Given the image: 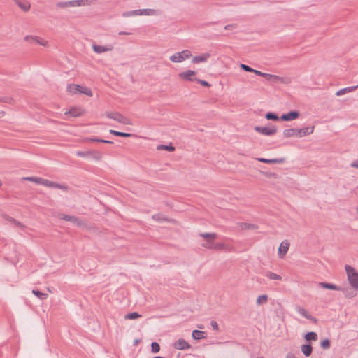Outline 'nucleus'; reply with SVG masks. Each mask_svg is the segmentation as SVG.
<instances>
[{
  "label": "nucleus",
  "mask_w": 358,
  "mask_h": 358,
  "mask_svg": "<svg viewBox=\"0 0 358 358\" xmlns=\"http://www.w3.org/2000/svg\"><path fill=\"white\" fill-rule=\"evenodd\" d=\"M59 217L64 220L71 222L73 224V225L76 227L85 226V222L83 220L73 215L59 214Z\"/></svg>",
  "instance_id": "obj_6"
},
{
  "label": "nucleus",
  "mask_w": 358,
  "mask_h": 358,
  "mask_svg": "<svg viewBox=\"0 0 358 358\" xmlns=\"http://www.w3.org/2000/svg\"><path fill=\"white\" fill-rule=\"evenodd\" d=\"M351 166L353 168L358 169V160H356V161H354L353 162H352Z\"/></svg>",
  "instance_id": "obj_56"
},
{
  "label": "nucleus",
  "mask_w": 358,
  "mask_h": 358,
  "mask_svg": "<svg viewBox=\"0 0 358 358\" xmlns=\"http://www.w3.org/2000/svg\"><path fill=\"white\" fill-rule=\"evenodd\" d=\"M76 155L80 157H90V155H92V151H77L76 152Z\"/></svg>",
  "instance_id": "obj_43"
},
{
  "label": "nucleus",
  "mask_w": 358,
  "mask_h": 358,
  "mask_svg": "<svg viewBox=\"0 0 358 358\" xmlns=\"http://www.w3.org/2000/svg\"><path fill=\"white\" fill-rule=\"evenodd\" d=\"M25 40L27 41H32L34 43H38L41 45H45L46 41H41L37 36H27L25 37Z\"/></svg>",
  "instance_id": "obj_29"
},
{
  "label": "nucleus",
  "mask_w": 358,
  "mask_h": 358,
  "mask_svg": "<svg viewBox=\"0 0 358 358\" xmlns=\"http://www.w3.org/2000/svg\"><path fill=\"white\" fill-rule=\"evenodd\" d=\"M86 141H89V142L102 143L103 139L102 138H96V137H92V138H87L86 139Z\"/></svg>",
  "instance_id": "obj_49"
},
{
  "label": "nucleus",
  "mask_w": 358,
  "mask_h": 358,
  "mask_svg": "<svg viewBox=\"0 0 358 358\" xmlns=\"http://www.w3.org/2000/svg\"><path fill=\"white\" fill-rule=\"evenodd\" d=\"M103 143H108V144H113V142L112 141H108V140H105V139H103V141H102Z\"/></svg>",
  "instance_id": "obj_57"
},
{
  "label": "nucleus",
  "mask_w": 358,
  "mask_h": 358,
  "mask_svg": "<svg viewBox=\"0 0 358 358\" xmlns=\"http://www.w3.org/2000/svg\"><path fill=\"white\" fill-rule=\"evenodd\" d=\"M357 87H358V85H356V86L347 87L341 89V90H339L338 91L336 92V95L338 96L343 95V94H345L346 93L353 92Z\"/></svg>",
  "instance_id": "obj_21"
},
{
  "label": "nucleus",
  "mask_w": 358,
  "mask_h": 358,
  "mask_svg": "<svg viewBox=\"0 0 358 358\" xmlns=\"http://www.w3.org/2000/svg\"><path fill=\"white\" fill-rule=\"evenodd\" d=\"M2 98L3 100H1V102L10 103L13 101V99L9 96H2Z\"/></svg>",
  "instance_id": "obj_53"
},
{
  "label": "nucleus",
  "mask_w": 358,
  "mask_h": 358,
  "mask_svg": "<svg viewBox=\"0 0 358 358\" xmlns=\"http://www.w3.org/2000/svg\"><path fill=\"white\" fill-rule=\"evenodd\" d=\"M92 49L93 50L98 53L101 54L107 51H111L113 50V45H107L106 46L97 45V44H92Z\"/></svg>",
  "instance_id": "obj_13"
},
{
  "label": "nucleus",
  "mask_w": 358,
  "mask_h": 358,
  "mask_svg": "<svg viewBox=\"0 0 358 358\" xmlns=\"http://www.w3.org/2000/svg\"><path fill=\"white\" fill-rule=\"evenodd\" d=\"M266 277H268L271 280H281L282 277L276 273L268 272L266 275Z\"/></svg>",
  "instance_id": "obj_41"
},
{
  "label": "nucleus",
  "mask_w": 358,
  "mask_h": 358,
  "mask_svg": "<svg viewBox=\"0 0 358 358\" xmlns=\"http://www.w3.org/2000/svg\"><path fill=\"white\" fill-rule=\"evenodd\" d=\"M157 14V10L155 9H138L131 11H126L122 14L123 17H131L133 15H155Z\"/></svg>",
  "instance_id": "obj_4"
},
{
  "label": "nucleus",
  "mask_w": 358,
  "mask_h": 358,
  "mask_svg": "<svg viewBox=\"0 0 358 358\" xmlns=\"http://www.w3.org/2000/svg\"><path fill=\"white\" fill-rule=\"evenodd\" d=\"M157 150H164L169 152H173L175 150V147L171 143H170L169 145H158L157 146Z\"/></svg>",
  "instance_id": "obj_28"
},
{
  "label": "nucleus",
  "mask_w": 358,
  "mask_h": 358,
  "mask_svg": "<svg viewBox=\"0 0 358 358\" xmlns=\"http://www.w3.org/2000/svg\"><path fill=\"white\" fill-rule=\"evenodd\" d=\"M106 115L108 118L113 119L117 122L124 124H130L129 120L119 113H106Z\"/></svg>",
  "instance_id": "obj_7"
},
{
  "label": "nucleus",
  "mask_w": 358,
  "mask_h": 358,
  "mask_svg": "<svg viewBox=\"0 0 358 358\" xmlns=\"http://www.w3.org/2000/svg\"><path fill=\"white\" fill-rule=\"evenodd\" d=\"M298 313H299L301 315H302L303 317H304L307 320H309L310 321H313V322H317V320L313 317V315H310L306 309L301 308V307H298L297 309H296Z\"/></svg>",
  "instance_id": "obj_17"
},
{
  "label": "nucleus",
  "mask_w": 358,
  "mask_h": 358,
  "mask_svg": "<svg viewBox=\"0 0 358 358\" xmlns=\"http://www.w3.org/2000/svg\"><path fill=\"white\" fill-rule=\"evenodd\" d=\"M13 224L19 228L22 229L25 228V226L22 223L20 222L19 221H17L16 220H15V222L13 223Z\"/></svg>",
  "instance_id": "obj_54"
},
{
  "label": "nucleus",
  "mask_w": 358,
  "mask_h": 358,
  "mask_svg": "<svg viewBox=\"0 0 358 358\" xmlns=\"http://www.w3.org/2000/svg\"><path fill=\"white\" fill-rule=\"evenodd\" d=\"M154 358H164V357H162V356H155V357H154Z\"/></svg>",
  "instance_id": "obj_62"
},
{
  "label": "nucleus",
  "mask_w": 358,
  "mask_h": 358,
  "mask_svg": "<svg viewBox=\"0 0 358 358\" xmlns=\"http://www.w3.org/2000/svg\"><path fill=\"white\" fill-rule=\"evenodd\" d=\"M217 22H206V23H204L202 27H209V26H211V25H213L215 24H216Z\"/></svg>",
  "instance_id": "obj_55"
},
{
  "label": "nucleus",
  "mask_w": 358,
  "mask_h": 358,
  "mask_svg": "<svg viewBox=\"0 0 358 358\" xmlns=\"http://www.w3.org/2000/svg\"><path fill=\"white\" fill-rule=\"evenodd\" d=\"M141 317V315L137 312H132L125 315L124 317L125 320H136Z\"/></svg>",
  "instance_id": "obj_35"
},
{
  "label": "nucleus",
  "mask_w": 358,
  "mask_h": 358,
  "mask_svg": "<svg viewBox=\"0 0 358 358\" xmlns=\"http://www.w3.org/2000/svg\"><path fill=\"white\" fill-rule=\"evenodd\" d=\"M345 269L350 285L355 289H358V273L353 267L350 265H345Z\"/></svg>",
  "instance_id": "obj_2"
},
{
  "label": "nucleus",
  "mask_w": 358,
  "mask_h": 358,
  "mask_svg": "<svg viewBox=\"0 0 358 358\" xmlns=\"http://www.w3.org/2000/svg\"><path fill=\"white\" fill-rule=\"evenodd\" d=\"M289 247L288 241H282L278 248V255L280 257H283L287 252Z\"/></svg>",
  "instance_id": "obj_16"
},
{
  "label": "nucleus",
  "mask_w": 358,
  "mask_h": 358,
  "mask_svg": "<svg viewBox=\"0 0 358 358\" xmlns=\"http://www.w3.org/2000/svg\"><path fill=\"white\" fill-rule=\"evenodd\" d=\"M192 56V52L189 50H185L181 52H176L169 57L172 62L179 63L189 59Z\"/></svg>",
  "instance_id": "obj_3"
},
{
  "label": "nucleus",
  "mask_w": 358,
  "mask_h": 358,
  "mask_svg": "<svg viewBox=\"0 0 358 358\" xmlns=\"http://www.w3.org/2000/svg\"><path fill=\"white\" fill-rule=\"evenodd\" d=\"M73 1H59L56 3L57 7L61 8H65L67 7H73Z\"/></svg>",
  "instance_id": "obj_34"
},
{
  "label": "nucleus",
  "mask_w": 358,
  "mask_h": 358,
  "mask_svg": "<svg viewBox=\"0 0 358 358\" xmlns=\"http://www.w3.org/2000/svg\"><path fill=\"white\" fill-rule=\"evenodd\" d=\"M318 287L320 288H323V289L342 291L344 293L348 291V289H346V288L338 286V285L332 284V283L326 282H318Z\"/></svg>",
  "instance_id": "obj_8"
},
{
  "label": "nucleus",
  "mask_w": 358,
  "mask_h": 358,
  "mask_svg": "<svg viewBox=\"0 0 358 358\" xmlns=\"http://www.w3.org/2000/svg\"><path fill=\"white\" fill-rule=\"evenodd\" d=\"M286 358H296V357L294 356V355H293V354H292V353H289V354L287 355Z\"/></svg>",
  "instance_id": "obj_58"
},
{
  "label": "nucleus",
  "mask_w": 358,
  "mask_h": 358,
  "mask_svg": "<svg viewBox=\"0 0 358 358\" xmlns=\"http://www.w3.org/2000/svg\"><path fill=\"white\" fill-rule=\"evenodd\" d=\"M259 162L265 164H282L286 161L285 157L275 158V159H266V158H258Z\"/></svg>",
  "instance_id": "obj_15"
},
{
  "label": "nucleus",
  "mask_w": 358,
  "mask_h": 358,
  "mask_svg": "<svg viewBox=\"0 0 358 358\" xmlns=\"http://www.w3.org/2000/svg\"><path fill=\"white\" fill-rule=\"evenodd\" d=\"M92 155H90V157L96 159V160H99L101 159V153L99 152H96V151H92Z\"/></svg>",
  "instance_id": "obj_48"
},
{
  "label": "nucleus",
  "mask_w": 358,
  "mask_h": 358,
  "mask_svg": "<svg viewBox=\"0 0 358 358\" xmlns=\"http://www.w3.org/2000/svg\"><path fill=\"white\" fill-rule=\"evenodd\" d=\"M82 88V86L79 85H75V84H69L67 86V91L70 94H77L78 92H80V90Z\"/></svg>",
  "instance_id": "obj_23"
},
{
  "label": "nucleus",
  "mask_w": 358,
  "mask_h": 358,
  "mask_svg": "<svg viewBox=\"0 0 358 358\" xmlns=\"http://www.w3.org/2000/svg\"><path fill=\"white\" fill-rule=\"evenodd\" d=\"M119 34H120V35H127V34H129V33H127V32H124V31H120V32L119 33Z\"/></svg>",
  "instance_id": "obj_60"
},
{
  "label": "nucleus",
  "mask_w": 358,
  "mask_h": 358,
  "mask_svg": "<svg viewBox=\"0 0 358 358\" xmlns=\"http://www.w3.org/2000/svg\"><path fill=\"white\" fill-rule=\"evenodd\" d=\"M301 348V351H302L303 354L306 357H309L313 352V347H312L310 343L302 345Z\"/></svg>",
  "instance_id": "obj_20"
},
{
  "label": "nucleus",
  "mask_w": 358,
  "mask_h": 358,
  "mask_svg": "<svg viewBox=\"0 0 358 358\" xmlns=\"http://www.w3.org/2000/svg\"><path fill=\"white\" fill-rule=\"evenodd\" d=\"M152 218L156 220V221H159V222H161V221H163V220H166V217L162 215V214H155L152 215Z\"/></svg>",
  "instance_id": "obj_45"
},
{
  "label": "nucleus",
  "mask_w": 358,
  "mask_h": 358,
  "mask_svg": "<svg viewBox=\"0 0 358 358\" xmlns=\"http://www.w3.org/2000/svg\"><path fill=\"white\" fill-rule=\"evenodd\" d=\"M205 334L204 331L195 329L192 331V336L194 340H201L206 338Z\"/></svg>",
  "instance_id": "obj_24"
},
{
  "label": "nucleus",
  "mask_w": 358,
  "mask_h": 358,
  "mask_svg": "<svg viewBox=\"0 0 358 358\" xmlns=\"http://www.w3.org/2000/svg\"><path fill=\"white\" fill-rule=\"evenodd\" d=\"M241 227L242 229H251V230H254V229H258V226L255 224H252V223H247V222H243L241 224Z\"/></svg>",
  "instance_id": "obj_31"
},
{
  "label": "nucleus",
  "mask_w": 358,
  "mask_h": 358,
  "mask_svg": "<svg viewBox=\"0 0 358 358\" xmlns=\"http://www.w3.org/2000/svg\"><path fill=\"white\" fill-rule=\"evenodd\" d=\"M213 240H206V243H203L201 244V245L206 248H208V249H211V247H212V244L213 243Z\"/></svg>",
  "instance_id": "obj_47"
},
{
  "label": "nucleus",
  "mask_w": 358,
  "mask_h": 358,
  "mask_svg": "<svg viewBox=\"0 0 358 358\" xmlns=\"http://www.w3.org/2000/svg\"><path fill=\"white\" fill-rule=\"evenodd\" d=\"M265 118L267 120H272V121H278L280 120V117H279L278 115L273 112H268L265 115Z\"/></svg>",
  "instance_id": "obj_27"
},
{
  "label": "nucleus",
  "mask_w": 358,
  "mask_h": 358,
  "mask_svg": "<svg viewBox=\"0 0 358 358\" xmlns=\"http://www.w3.org/2000/svg\"><path fill=\"white\" fill-rule=\"evenodd\" d=\"M194 80H195V82L201 84L203 87H208L210 86V84L208 82L206 81V80H200V79H199L197 78H194Z\"/></svg>",
  "instance_id": "obj_46"
},
{
  "label": "nucleus",
  "mask_w": 358,
  "mask_h": 358,
  "mask_svg": "<svg viewBox=\"0 0 358 358\" xmlns=\"http://www.w3.org/2000/svg\"><path fill=\"white\" fill-rule=\"evenodd\" d=\"M314 126H309L302 129H296V136L301 138L306 136L314 131Z\"/></svg>",
  "instance_id": "obj_11"
},
{
  "label": "nucleus",
  "mask_w": 358,
  "mask_h": 358,
  "mask_svg": "<svg viewBox=\"0 0 358 358\" xmlns=\"http://www.w3.org/2000/svg\"><path fill=\"white\" fill-rule=\"evenodd\" d=\"M357 212L358 213V206H357Z\"/></svg>",
  "instance_id": "obj_64"
},
{
  "label": "nucleus",
  "mask_w": 358,
  "mask_h": 358,
  "mask_svg": "<svg viewBox=\"0 0 358 358\" xmlns=\"http://www.w3.org/2000/svg\"><path fill=\"white\" fill-rule=\"evenodd\" d=\"M196 75V71L193 70H187L184 72H181L178 74V76L183 80L188 81H195L194 76Z\"/></svg>",
  "instance_id": "obj_14"
},
{
  "label": "nucleus",
  "mask_w": 358,
  "mask_h": 358,
  "mask_svg": "<svg viewBox=\"0 0 358 358\" xmlns=\"http://www.w3.org/2000/svg\"><path fill=\"white\" fill-rule=\"evenodd\" d=\"M199 236L206 239V240H215L217 237V234L215 233H201L199 234Z\"/></svg>",
  "instance_id": "obj_30"
},
{
  "label": "nucleus",
  "mask_w": 358,
  "mask_h": 358,
  "mask_svg": "<svg viewBox=\"0 0 358 358\" xmlns=\"http://www.w3.org/2000/svg\"><path fill=\"white\" fill-rule=\"evenodd\" d=\"M32 293L34 296H36L38 299H39L41 300H45L48 296V294L43 293L38 289H33Z\"/></svg>",
  "instance_id": "obj_26"
},
{
  "label": "nucleus",
  "mask_w": 358,
  "mask_h": 358,
  "mask_svg": "<svg viewBox=\"0 0 358 358\" xmlns=\"http://www.w3.org/2000/svg\"><path fill=\"white\" fill-rule=\"evenodd\" d=\"M268 301V296L266 294L259 296L257 299V303L261 305L263 303H266Z\"/></svg>",
  "instance_id": "obj_42"
},
{
  "label": "nucleus",
  "mask_w": 358,
  "mask_h": 358,
  "mask_svg": "<svg viewBox=\"0 0 358 358\" xmlns=\"http://www.w3.org/2000/svg\"><path fill=\"white\" fill-rule=\"evenodd\" d=\"M255 74H256L257 76H261V77H264V78H266L267 80H273V81H275V82H279V81H282V77H280L278 76H276V75H272V74H269V73H263L259 70H256L255 71Z\"/></svg>",
  "instance_id": "obj_9"
},
{
  "label": "nucleus",
  "mask_w": 358,
  "mask_h": 358,
  "mask_svg": "<svg viewBox=\"0 0 358 358\" xmlns=\"http://www.w3.org/2000/svg\"><path fill=\"white\" fill-rule=\"evenodd\" d=\"M240 67L241 69H243V71H245L246 72L255 73V69H254L252 67H250V66H248L247 64H241Z\"/></svg>",
  "instance_id": "obj_44"
},
{
  "label": "nucleus",
  "mask_w": 358,
  "mask_h": 358,
  "mask_svg": "<svg viewBox=\"0 0 358 358\" xmlns=\"http://www.w3.org/2000/svg\"><path fill=\"white\" fill-rule=\"evenodd\" d=\"M151 352L152 353H157L160 350V345L157 342H152L150 345Z\"/></svg>",
  "instance_id": "obj_38"
},
{
  "label": "nucleus",
  "mask_w": 358,
  "mask_h": 358,
  "mask_svg": "<svg viewBox=\"0 0 358 358\" xmlns=\"http://www.w3.org/2000/svg\"><path fill=\"white\" fill-rule=\"evenodd\" d=\"M83 110L79 108H73L69 110L68 112L65 113V115H71L73 117H80L83 114Z\"/></svg>",
  "instance_id": "obj_19"
},
{
  "label": "nucleus",
  "mask_w": 358,
  "mask_h": 358,
  "mask_svg": "<svg viewBox=\"0 0 358 358\" xmlns=\"http://www.w3.org/2000/svg\"><path fill=\"white\" fill-rule=\"evenodd\" d=\"M1 100H3L2 96H0V101L1 102Z\"/></svg>",
  "instance_id": "obj_63"
},
{
  "label": "nucleus",
  "mask_w": 358,
  "mask_h": 358,
  "mask_svg": "<svg viewBox=\"0 0 358 358\" xmlns=\"http://www.w3.org/2000/svg\"><path fill=\"white\" fill-rule=\"evenodd\" d=\"M73 7L83 6L88 4L89 0H73Z\"/></svg>",
  "instance_id": "obj_36"
},
{
  "label": "nucleus",
  "mask_w": 358,
  "mask_h": 358,
  "mask_svg": "<svg viewBox=\"0 0 358 358\" xmlns=\"http://www.w3.org/2000/svg\"><path fill=\"white\" fill-rule=\"evenodd\" d=\"M22 180H28L33 182L37 185L48 187L53 189H59L63 191H66L68 189V187L65 185L59 184L56 182L50 181L47 179L40 178V177H35V176H30V177H23L22 178Z\"/></svg>",
  "instance_id": "obj_1"
},
{
  "label": "nucleus",
  "mask_w": 358,
  "mask_h": 358,
  "mask_svg": "<svg viewBox=\"0 0 358 358\" xmlns=\"http://www.w3.org/2000/svg\"><path fill=\"white\" fill-rule=\"evenodd\" d=\"M237 27V24H227L224 27V29L225 30H232L234 29H236Z\"/></svg>",
  "instance_id": "obj_51"
},
{
  "label": "nucleus",
  "mask_w": 358,
  "mask_h": 358,
  "mask_svg": "<svg viewBox=\"0 0 358 358\" xmlns=\"http://www.w3.org/2000/svg\"><path fill=\"white\" fill-rule=\"evenodd\" d=\"M294 136H296V129L291 128V129H285L283 131V136L285 138H289V137H292Z\"/></svg>",
  "instance_id": "obj_33"
},
{
  "label": "nucleus",
  "mask_w": 358,
  "mask_h": 358,
  "mask_svg": "<svg viewBox=\"0 0 358 358\" xmlns=\"http://www.w3.org/2000/svg\"><path fill=\"white\" fill-rule=\"evenodd\" d=\"M304 338L306 341L310 343L311 341H316L318 338V336L315 332L309 331L305 334Z\"/></svg>",
  "instance_id": "obj_22"
},
{
  "label": "nucleus",
  "mask_w": 358,
  "mask_h": 358,
  "mask_svg": "<svg viewBox=\"0 0 358 358\" xmlns=\"http://www.w3.org/2000/svg\"><path fill=\"white\" fill-rule=\"evenodd\" d=\"M3 217L4 218L5 220L10 222L13 224L15 222V219L13 218L12 217H10L9 215H7L6 214L3 215Z\"/></svg>",
  "instance_id": "obj_50"
},
{
  "label": "nucleus",
  "mask_w": 358,
  "mask_h": 358,
  "mask_svg": "<svg viewBox=\"0 0 358 358\" xmlns=\"http://www.w3.org/2000/svg\"><path fill=\"white\" fill-rule=\"evenodd\" d=\"M300 115V113L298 110H291L287 113H283L280 116V120L282 121H292L297 119Z\"/></svg>",
  "instance_id": "obj_10"
},
{
  "label": "nucleus",
  "mask_w": 358,
  "mask_h": 358,
  "mask_svg": "<svg viewBox=\"0 0 358 358\" xmlns=\"http://www.w3.org/2000/svg\"><path fill=\"white\" fill-rule=\"evenodd\" d=\"M210 325L212 327V328L215 330V331H218L219 330V326H218V324L217 323L216 321H214V320H212L210 322Z\"/></svg>",
  "instance_id": "obj_52"
},
{
  "label": "nucleus",
  "mask_w": 358,
  "mask_h": 358,
  "mask_svg": "<svg viewBox=\"0 0 358 358\" xmlns=\"http://www.w3.org/2000/svg\"><path fill=\"white\" fill-rule=\"evenodd\" d=\"M173 348L177 350H184L191 348V345L189 344L185 339L179 338L176 341L173 345Z\"/></svg>",
  "instance_id": "obj_12"
},
{
  "label": "nucleus",
  "mask_w": 358,
  "mask_h": 358,
  "mask_svg": "<svg viewBox=\"0 0 358 358\" xmlns=\"http://www.w3.org/2000/svg\"><path fill=\"white\" fill-rule=\"evenodd\" d=\"M210 57V53H205V54H203L201 55L194 56L192 59V62L194 64L204 62H206Z\"/></svg>",
  "instance_id": "obj_18"
},
{
  "label": "nucleus",
  "mask_w": 358,
  "mask_h": 358,
  "mask_svg": "<svg viewBox=\"0 0 358 358\" xmlns=\"http://www.w3.org/2000/svg\"><path fill=\"white\" fill-rule=\"evenodd\" d=\"M16 3L18 5V6L24 11H27L30 8V5L27 1L16 0Z\"/></svg>",
  "instance_id": "obj_32"
},
{
  "label": "nucleus",
  "mask_w": 358,
  "mask_h": 358,
  "mask_svg": "<svg viewBox=\"0 0 358 358\" xmlns=\"http://www.w3.org/2000/svg\"><path fill=\"white\" fill-rule=\"evenodd\" d=\"M80 94H85L88 96H92V92L90 88L89 87H83L80 90Z\"/></svg>",
  "instance_id": "obj_40"
},
{
  "label": "nucleus",
  "mask_w": 358,
  "mask_h": 358,
  "mask_svg": "<svg viewBox=\"0 0 358 358\" xmlns=\"http://www.w3.org/2000/svg\"><path fill=\"white\" fill-rule=\"evenodd\" d=\"M320 346L324 350L329 349L331 346L330 340L329 338H325V339L322 340L320 343Z\"/></svg>",
  "instance_id": "obj_37"
},
{
  "label": "nucleus",
  "mask_w": 358,
  "mask_h": 358,
  "mask_svg": "<svg viewBox=\"0 0 358 358\" xmlns=\"http://www.w3.org/2000/svg\"><path fill=\"white\" fill-rule=\"evenodd\" d=\"M109 133L110 134L114 135V136H120V137H124V138L131 137V136H133V134H130V133L117 131H115V130H113V129L109 130Z\"/></svg>",
  "instance_id": "obj_25"
},
{
  "label": "nucleus",
  "mask_w": 358,
  "mask_h": 358,
  "mask_svg": "<svg viewBox=\"0 0 358 358\" xmlns=\"http://www.w3.org/2000/svg\"><path fill=\"white\" fill-rule=\"evenodd\" d=\"M255 131L257 132L266 136H271L277 133L278 129L275 126L273 125L272 127H261V126H255L254 127Z\"/></svg>",
  "instance_id": "obj_5"
},
{
  "label": "nucleus",
  "mask_w": 358,
  "mask_h": 358,
  "mask_svg": "<svg viewBox=\"0 0 358 358\" xmlns=\"http://www.w3.org/2000/svg\"><path fill=\"white\" fill-rule=\"evenodd\" d=\"M3 115H4V112L3 111H1L0 112V117H2Z\"/></svg>",
  "instance_id": "obj_61"
},
{
  "label": "nucleus",
  "mask_w": 358,
  "mask_h": 358,
  "mask_svg": "<svg viewBox=\"0 0 358 358\" xmlns=\"http://www.w3.org/2000/svg\"><path fill=\"white\" fill-rule=\"evenodd\" d=\"M224 245L222 243H213L212 244V247L210 250H222L224 249Z\"/></svg>",
  "instance_id": "obj_39"
},
{
  "label": "nucleus",
  "mask_w": 358,
  "mask_h": 358,
  "mask_svg": "<svg viewBox=\"0 0 358 358\" xmlns=\"http://www.w3.org/2000/svg\"><path fill=\"white\" fill-rule=\"evenodd\" d=\"M140 340L136 339L134 342V345H137L139 343Z\"/></svg>",
  "instance_id": "obj_59"
}]
</instances>
